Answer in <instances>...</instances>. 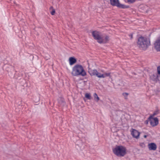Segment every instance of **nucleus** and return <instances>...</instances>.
Instances as JSON below:
<instances>
[{
  "mask_svg": "<svg viewBox=\"0 0 160 160\" xmlns=\"http://www.w3.org/2000/svg\"><path fill=\"white\" fill-rule=\"evenodd\" d=\"M72 74L73 76H81L83 77L86 75V73L81 65L78 64L73 68Z\"/></svg>",
  "mask_w": 160,
  "mask_h": 160,
  "instance_id": "nucleus-1",
  "label": "nucleus"
},
{
  "mask_svg": "<svg viewBox=\"0 0 160 160\" xmlns=\"http://www.w3.org/2000/svg\"><path fill=\"white\" fill-rule=\"evenodd\" d=\"M114 153L118 157H123L126 153V149L125 147L122 146H116L113 149Z\"/></svg>",
  "mask_w": 160,
  "mask_h": 160,
  "instance_id": "nucleus-2",
  "label": "nucleus"
},
{
  "mask_svg": "<svg viewBox=\"0 0 160 160\" xmlns=\"http://www.w3.org/2000/svg\"><path fill=\"white\" fill-rule=\"evenodd\" d=\"M92 35L95 39L98 40H108L109 37L105 34L96 31L92 32Z\"/></svg>",
  "mask_w": 160,
  "mask_h": 160,
  "instance_id": "nucleus-3",
  "label": "nucleus"
},
{
  "mask_svg": "<svg viewBox=\"0 0 160 160\" xmlns=\"http://www.w3.org/2000/svg\"><path fill=\"white\" fill-rule=\"evenodd\" d=\"M137 44L139 48L143 50H146L150 45V41H138Z\"/></svg>",
  "mask_w": 160,
  "mask_h": 160,
  "instance_id": "nucleus-4",
  "label": "nucleus"
},
{
  "mask_svg": "<svg viewBox=\"0 0 160 160\" xmlns=\"http://www.w3.org/2000/svg\"><path fill=\"white\" fill-rule=\"evenodd\" d=\"M111 4L113 6H116L120 8H129V6H125L120 3L118 0H110Z\"/></svg>",
  "mask_w": 160,
  "mask_h": 160,
  "instance_id": "nucleus-5",
  "label": "nucleus"
},
{
  "mask_svg": "<svg viewBox=\"0 0 160 160\" xmlns=\"http://www.w3.org/2000/svg\"><path fill=\"white\" fill-rule=\"evenodd\" d=\"M150 121V123L152 127H155L157 126L158 124V119L156 118H150V117L148 118Z\"/></svg>",
  "mask_w": 160,
  "mask_h": 160,
  "instance_id": "nucleus-6",
  "label": "nucleus"
},
{
  "mask_svg": "<svg viewBox=\"0 0 160 160\" xmlns=\"http://www.w3.org/2000/svg\"><path fill=\"white\" fill-rule=\"evenodd\" d=\"M131 134L133 137L138 139L139 138L140 133L137 130L132 129V131L131 132Z\"/></svg>",
  "mask_w": 160,
  "mask_h": 160,
  "instance_id": "nucleus-7",
  "label": "nucleus"
},
{
  "mask_svg": "<svg viewBox=\"0 0 160 160\" xmlns=\"http://www.w3.org/2000/svg\"><path fill=\"white\" fill-rule=\"evenodd\" d=\"M110 73H104L103 74H101L98 72L96 76L99 78H104L107 77L109 76L110 75Z\"/></svg>",
  "mask_w": 160,
  "mask_h": 160,
  "instance_id": "nucleus-8",
  "label": "nucleus"
},
{
  "mask_svg": "<svg viewBox=\"0 0 160 160\" xmlns=\"http://www.w3.org/2000/svg\"><path fill=\"white\" fill-rule=\"evenodd\" d=\"M154 48L157 52H160V41H156L154 42Z\"/></svg>",
  "mask_w": 160,
  "mask_h": 160,
  "instance_id": "nucleus-9",
  "label": "nucleus"
},
{
  "mask_svg": "<svg viewBox=\"0 0 160 160\" xmlns=\"http://www.w3.org/2000/svg\"><path fill=\"white\" fill-rule=\"evenodd\" d=\"M148 148L150 150H155L157 149V145L154 143H151L148 144Z\"/></svg>",
  "mask_w": 160,
  "mask_h": 160,
  "instance_id": "nucleus-10",
  "label": "nucleus"
},
{
  "mask_svg": "<svg viewBox=\"0 0 160 160\" xmlns=\"http://www.w3.org/2000/svg\"><path fill=\"white\" fill-rule=\"evenodd\" d=\"M98 71L96 69H94L93 70H90L88 71V72L90 74V75L92 76H96L97 73H98Z\"/></svg>",
  "mask_w": 160,
  "mask_h": 160,
  "instance_id": "nucleus-11",
  "label": "nucleus"
},
{
  "mask_svg": "<svg viewBox=\"0 0 160 160\" xmlns=\"http://www.w3.org/2000/svg\"><path fill=\"white\" fill-rule=\"evenodd\" d=\"M69 63L70 65L73 64L76 62V60L74 58L70 57L69 58Z\"/></svg>",
  "mask_w": 160,
  "mask_h": 160,
  "instance_id": "nucleus-12",
  "label": "nucleus"
},
{
  "mask_svg": "<svg viewBox=\"0 0 160 160\" xmlns=\"http://www.w3.org/2000/svg\"><path fill=\"white\" fill-rule=\"evenodd\" d=\"M49 9L51 14L52 15H54L55 11V10L54 9H53V7L51 6V7H50Z\"/></svg>",
  "mask_w": 160,
  "mask_h": 160,
  "instance_id": "nucleus-13",
  "label": "nucleus"
},
{
  "mask_svg": "<svg viewBox=\"0 0 160 160\" xmlns=\"http://www.w3.org/2000/svg\"><path fill=\"white\" fill-rule=\"evenodd\" d=\"M159 113V111L158 110H157L156 111H155L153 113V114L151 115L150 116V118H152V117L153 118V117L155 116V115H156L157 114H158Z\"/></svg>",
  "mask_w": 160,
  "mask_h": 160,
  "instance_id": "nucleus-14",
  "label": "nucleus"
},
{
  "mask_svg": "<svg viewBox=\"0 0 160 160\" xmlns=\"http://www.w3.org/2000/svg\"><path fill=\"white\" fill-rule=\"evenodd\" d=\"M85 97L88 99L90 100L91 99V97L90 93H86L85 94Z\"/></svg>",
  "mask_w": 160,
  "mask_h": 160,
  "instance_id": "nucleus-15",
  "label": "nucleus"
},
{
  "mask_svg": "<svg viewBox=\"0 0 160 160\" xmlns=\"http://www.w3.org/2000/svg\"><path fill=\"white\" fill-rule=\"evenodd\" d=\"M94 97L95 99H97L96 101L98 102L99 99V97L98 96L97 94L96 93H95L94 94Z\"/></svg>",
  "mask_w": 160,
  "mask_h": 160,
  "instance_id": "nucleus-16",
  "label": "nucleus"
},
{
  "mask_svg": "<svg viewBox=\"0 0 160 160\" xmlns=\"http://www.w3.org/2000/svg\"><path fill=\"white\" fill-rule=\"evenodd\" d=\"M106 41H97L100 44L106 43Z\"/></svg>",
  "mask_w": 160,
  "mask_h": 160,
  "instance_id": "nucleus-17",
  "label": "nucleus"
},
{
  "mask_svg": "<svg viewBox=\"0 0 160 160\" xmlns=\"http://www.w3.org/2000/svg\"><path fill=\"white\" fill-rule=\"evenodd\" d=\"M136 0H127V2L129 3H132L135 2Z\"/></svg>",
  "mask_w": 160,
  "mask_h": 160,
  "instance_id": "nucleus-18",
  "label": "nucleus"
},
{
  "mask_svg": "<svg viewBox=\"0 0 160 160\" xmlns=\"http://www.w3.org/2000/svg\"><path fill=\"white\" fill-rule=\"evenodd\" d=\"M158 73V74H160V66L157 68Z\"/></svg>",
  "mask_w": 160,
  "mask_h": 160,
  "instance_id": "nucleus-19",
  "label": "nucleus"
},
{
  "mask_svg": "<svg viewBox=\"0 0 160 160\" xmlns=\"http://www.w3.org/2000/svg\"><path fill=\"white\" fill-rule=\"evenodd\" d=\"M140 39H141V40H145L144 38L142 36H141L140 37H139L138 40H140Z\"/></svg>",
  "mask_w": 160,
  "mask_h": 160,
  "instance_id": "nucleus-20",
  "label": "nucleus"
},
{
  "mask_svg": "<svg viewBox=\"0 0 160 160\" xmlns=\"http://www.w3.org/2000/svg\"><path fill=\"white\" fill-rule=\"evenodd\" d=\"M123 96L125 97L127 96L128 95V94L127 93H124L123 94Z\"/></svg>",
  "mask_w": 160,
  "mask_h": 160,
  "instance_id": "nucleus-21",
  "label": "nucleus"
},
{
  "mask_svg": "<svg viewBox=\"0 0 160 160\" xmlns=\"http://www.w3.org/2000/svg\"><path fill=\"white\" fill-rule=\"evenodd\" d=\"M129 36L130 37V39H132V35L131 34L129 35Z\"/></svg>",
  "mask_w": 160,
  "mask_h": 160,
  "instance_id": "nucleus-22",
  "label": "nucleus"
},
{
  "mask_svg": "<svg viewBox=\"0 0 160 160\" xmlns=\"http://www.w3.org/2000/svg\"><path fill=\"white\" fill-rule=\"evenodd\" d=\"M147 136L146 135H145L144 136V137L145 138H146L147 137Z\"/></svg>",
  "mask_w": 160,
  "mask_h": 160,
  "instance_id": "nucleus-23",
  "label": "nucleus"
},
{
  "mask_svg": "<svg viewBox=\"0 0 160 160\" xmlns=\"http://www.w3.org/2000/svg\"><path fill=\"white\" fill-rule=\"evenodd\" d=\"M157 40H160V37L158 38V39Z\"/></svg>",
  "mask_w": 160,
  "mask_h": 160,
  "instance_id": "nucleus-24",
  "label": "nucleus"
},
{
  "mask_svg": "<svg viewBox=\"0 0 160 160\" xmlns=\"http://www.w3.org/2000/svg\"><path fill=\"white\" fill-rule=\"evenodd\" d=\"M141 144H142L143 145H144V144H143V143H142Z\"/></svg>",
  "mask_w": 160,
  "mask_h": 160,
  "instance_id": "nucleus-25",
  "label": "nucleus"
},
{
  "mask_svg": "<svg viewBox=\"0 0 160 160\" xmlns=\"http://www.w3.org/2000/svg\"><path fill=\"white\" fill-rule=\"evenodd\" d=\"M1 61H0V63H1Z\"/></svg>",
  "mask_w": 160,
  "mask_h": 160,
  "instance_id": "nucleus-26",
  "label": "nucleus"
}]
</instances>
